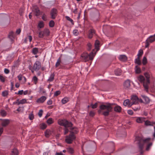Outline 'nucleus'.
Wrapping results in <instances>:
<instances>
[{
  "mask_svg": "<svg viewBox=\"0 0 155 155\" xmlns=\"http://www.w3.org/2000/svg\"><path fill=\"white\" fill-rule=\"evenodd\" d=\"M124 87L125 89L129 88L130 86V81L127 79L125 81L124 84Z\"/></svg>",
  "mask_w": 155,
  "mask_h": 155,
  "instance_id": "12",
  "label": "nucleus"
},
{
  "mask_svg": "<svg viewBox=\"0 0 155 155\" xmlns=\"http://www.w3.org/2000/svg\"><path fill=\"white\" fill-rule=\"evenodd\" d=\"M145 124L146 126H153V124H151V122L148 120L145 121Z\"/></svg>",
  "mask_w": 155,
  "mask_h": 155,
  "instance_id": "45",
  "label": "nucleus"
},
{
  "mask_svg": "<svg viewBox=\"0 0 155 155\" xmlns=\"http://www.w3.org/2000/svg\"><path fill=\"white\" fill-rule=\"evenodd\" d=\"M44 36V35L43 31H41L39 33L38 36L40 38H42Z\"/></svg>",
  "mask_w": 155,
  "mask_h": 155,
  "instance_id": "51",
  "label": "nucleus"
},
{
  "mask_svg": "<svg viewBox=\"0 0 155 155\" xmlns=\"http://www.w3.org/2000/svg\"><path fill=\"white\" fill-rule=\"evenodd\" d=\"M14 33L13 31H11L9 32V35H8V37L10 39H12L14 38Z\"/></svg>",
  "mask_w": 155,
  "mask_h": 155,
  "instance_id": "43",
  "label": "nucleus"
},
{
  "mask_svg": "<svg viewBox=\"0 0 155 155\" xmlns=\"http://www.w3.org/2000/svg\"><path fill=\"white\" fill-rule=\"evenodd\" d=\"M66 149L67 152L71 154H73L74 153V150L72 148L68 147Z\"/></svg>",
  "mask_w": 155,
  "mask_h": 155,
  "instance_id": "25",
  "label": "nucleus"
},
{
  "mask_svg": "<svg viewBox=\"0 0 155 155\" xmlns=\"http://www.w3.org/2000/svg\"><path fill=\"white\" fill-rule=\"evenodd\" d=\"M23 93V90H20L18 91V93L15 92V94H17L22 95Z\"/></svg>",
  "mask_w": 155,
  "mask_h": 155,
  "instance_id": "61",
  "label": "nucleus"
},
{
  "mask_svg": "<svg viewBox=\"0 0 155 155\" xmlns=\"http://www.w3.org/2000/svg\"><path fill=\"white\" fill-rule=\"evenodd\" d=\"M89 32L93 35L95 34V31L93 29H91L89 30Z\"/></svg>",
  "mask_w": 155,
  "mask_h": 155,
  "instance_id": "62",
  "label": "nucleus"
},
{
  "mask_svg": "<svg viewBox=\"0 0 155 155\" xmlns=\"http://www.w3.org/2000/svg\"><path fill=\"white\" fill-rule=\"evenodd\" d=\"M131 101L133 102L132 104H137L138 102L139 101V99L137 96L134 95L131 97Z\"/></svg>",
  "mask_w": 155,
  "mask_h": 155,
  "instance_id": "9",
  "label": "nucleus"
},
{
  "mask_svg": "<svg viewBox=\"0 0 155 155\" xmlns=\"http://www.w3.org/2000/svg\"><path fill=\"white\" fill-rule=\"evenodd\" d=\"M100 14L98 12L94 13L91 17V20L94 22L98 21L99 20Z\"/></svg>",
  "mask_w": 155,
  "mask_h": 155,
  "instance_id": "6",
  "label": "nucleus"
},
{
  "mask_svg": "<svg viewBox=\"0 0 155 155\" xmlns=\"http://www.w3.org/2000/svg\"><path fill=\"white\" fill-rule=\"evenodd\" d=\"M48 125H50L54 123V120L51 118H49L46 121Z\"/></svg>",
  "mask_w": 155,
  "mask_h": 155,
  "instance_id": "31",
  "label": "nucleus"
},
{
  "mask_svg": "<svg viewBox=\"0 0 155 155\" xmlns=\"http://www.w3.org/2000/svg\"><path fill=\"white\" fill-rule=\"evenodd\" d=\"M98 105V104L97 103H95L94 104H91V106H92V108L93 109H95L97 107Z\"/></svg>",
  "mask_w": 155,
  "mask_h": 155,
  "instance_id": "56",
  "label": "nucleus"
},
{
  "mask_svg": "<svg viewBox=\"0 0 155 155\" xmlns=\"http://www.w3.org/2000/svg\"><path fill=\"white\" fill-rule=\"evenodd\" d=\"M51 134V131L48 129L46 130L45 132V136L46 137H49Z\"/></svg>",
  "mask_w": 155,
  "mask_h": 155,
  "instance_id": "18",
  "label": "nucleus"
},
{
  "mask_svg": "<svg viewBox=\"0 0 155 155\" xmlns=\"http://www.w3.org/2000/svg\"><path fill=\"white\" fill-rule=\"evenodd\" d=\"M38 79L36 76H34L33 78V80L34 81L35 84H36L38 81Z\"/></svg>",
  "mask_w": 155,
  "mask_h": 155,
  "instance_id": "63",
  "label": "nucleus"
},
{
  "mask_svg": "<svg viewBox=\"0 0 155 155\" xmlns=\"http://www.w3.org/2000/svg\"><path fill=\"white\" fill-rule=\"evenodd\" d=\"M148 84L147 83V81H146V82H144L143 83V87L145 88V90L147 91L148 92V84Z\"/></svg>",
  "mask_w": 155,
  "mask_h": 155,
  "instance_id": "21",
  "label": "nucleus"
},
{
  "mask_svg": "<svg viewBox=\"0 0 155 155\" xmlns=\"http://www.w3.org/2000/svg\"><path fill=\"white\" fill-rule=\"evenodd\" d=\"M41 67V63L38 61H36L34 63L32 68L35 70V71H38Z\"/></svg>",
  "mask_w": 155,
  "mask_h": 155,
  "instance_id": "7",
  "label": "nucleus"
},
{
  "mask_svg": "<svg viewBox=\"0 0 155 155\" xmlns=\"http://www.w3.org/2000/svg\"><path fill=\"white\" fill-rule=\"evenodd\" d=\"M58 11L57 9L55 8H52L50 12V15L52 19H54L58 15Z\"/></svg>",
  "mask_w": 155,
  "mask_h": 155,
  "instance_id": "8",
  "label": "nucleus"
},
{
  "mask_svg": "<svg viewBox=\"0 0 155 155\" xmlns=\"http://www.w3.org/2000/svg\"><path fill=\"white\" fill-rule=\"evenodd\" d=\"M147 62V59L146 57L145 56L143 57L142 61V63L143 65H146Z\"/></svg>",
  "mask_w": 155,
  "mask_h": 155,
  "instance_id": "40",
  "label": "nucleus"
},
{
  "mask_svg": "<svg viewBox=\"0 0 155 155\" xmlns=\"http://www.w3.org/2000/svg\"><path fill=\"white\" fill-rule=\"evenodd\" d=\"M47 127V125L45 123H42L40 124V128L41 130H43L45 129Z\"/></svg>",
  "mask_w": 155,
  "mask_h": 155,
  "instance_id": "24",
  "label": "nucleus"
},
{
  "mask_svg": "<svg viewBox=\"0 0 155 155\" xmlns=\"http://www.w3.org/2000/svg\"><path fill=\"white\" fill-rule=\"evenodd\" d=\"M100 45V42L98 40H96L95 44V49L96 50V52L97 51L100 49L99 45Z\"/></svg>",
  "mask_w": 155,
  "mask_h": 155,
  "instance_id": "13",
  "label": "nucleus"
},
{
  "mask_svg": "<svg viewBox=\"0 0 155 155\" xmlns=\"http://www.w3.org/2000/svg\"><path fill=\"white\" fill-rule=\"evenodd\" d=\"M54 21L53 20H51L49 23V26L51 28H52L54 27Z\"/></svg>",
  "mask_w": 155,
  "mask_h": 155,
  "instance_id": "41",
  "label": "nucleus"
},
{
  "mask_svg": "<svg viewBox=\"0 0 155 155\" xmlns=\"http://www.w3.org/2000/svg\"><path fill=\"white\" fill-rule=\"evenodd\" d=\"M134 106H132V108L135 111H137L139 109V106L138 104H134Z\"/></svg>",
  "mask_w": 155,
  "mask_h": 155,
  "instance_id": "34",
  "label": "nucleus"
},
{
  "mask_svg": "<svg viewBox=\"0 0 155 155\" xmlns=\"http://www.w3.org/2000/svg\"><path fill=\"white\" fill-rule=\"evenodd\" d=\"M143 51L142 50H140L139 51L138 53V54L137 55L138 57H139L140 56H141L143 54Z\"/></svg>",
  "mask_w": 155,
  "mask_h": 155,
  "instance_id": "58",
  "label": "nucleus"
},
{
  "mask_svg": "<svg viewBox=\"0 0 155 155\" xmlns=\"http://www.w3.org/2000/svg\"><path fill=\"white\" fill-rule=\"evenodd\" d=\"M46 98H47L45 96H42L37 100L36 102L38 103H43L46 100Z\"/></svg>",
  "mask_w": 155,
  "mask_h": 155,
  "instance_id": "11",
  "label": "nucleus"
},
{
  "mask_svg": "<svg viewBox=\"0 0 155 155\" xmlns=\"http://www.w3.org/2000/svg\"><path fill=\"white\" fill-rule=\"evenodd\" d=\"M135 63L138 65H140L141 64V62L140 60V58L139 57H137V58L135 59Z\"/></svg>",
  "mask_w": 155,
  "mask_h": 155,
  "instance_id": "27",
  "label": "nucleus"
},
{
  "mask_svg": "<svg viewBox=\"0 0 155 155\" xmlns=\"http://www.w3.org/2000/svg\"><path fill=\"white\" fill-rule=\"evenodd\" d=\"M65 142L68 144H71L73 140L70 139L69 137L67 136V138L65 139Z\"/></svg>",
  "mask_w": 155,
  "mask_h": 155,
  "instance_id": "32",
  "label": "nucleus"
},
{
  "mask_svg": "<svg viewBox=\"0 0 155 155\" xmlns=\"http://www.w3.org/2000/svg\"><path fill=\"white\" fill-rule=\"evenodd\" d=\"M128 114L130 115H132L133 114V111L131 110H129L127 111Z\"/></svg>",
  "mask_w": 155,
  "mask_h": 155,
  "instance_id": "64",
  "label": "nucleus"
},
{
  "mask_svg": "<svg viewBox=\"0 0 155 155\" xmlns=\"http://www.w3.org/2000/svg\"><path fill=\"white\" fill-rule=\"evenodd\" d=\"M150 139L151 138H147L144 139L143 136L141 135L137 136L136 137L135 141L138 144L140 154L142 155L143 153V149L144 144L148 143Z\"/></svg>",
  "mask_w": 155,
  "mask_h": 155,
  "instance_id": "1",
  "label": "nucleus"
},
{
  "mask_svg": "<svg viewBox=\"0 0 155 155\" xmlns=\"http://www.w3.org/2000/svg\"><path fill=\"white\" fill-rule=\"evenodd\" d=\"M69 132L70 133H72L74 134H77L78 131V130L77 128L76 127V128H75V129L73 130V131H70Z\"/></svg>",
  "mask_w": 155,
  "mask_h": 155,
  "instance_id": "50",
  "label": "nucleus"
},
{
  "mask_svg": "<svg viewBox=\"0 0 155 155\" xmlns=\"http://www.w3.org/2000/svg\"><path fill=\"white\" fill-rule=\"evenodd\" d=\"M138 80L141 83H143L145 81V78L142 75H140L137 78Z\"/></svg>",
  "mask_w": 155,
  "mask_h": 155,
  "instance_id": "16",
  "label": "nucleus"
},
{
  "mask_svg": "<svg viewBox=\"0 0 155 155\" xmlns=\"http://www.w3.org/2000/svg\"><path fill=\"white\" fill-rule=\"evenodd\" d=\"M69 101L68 98L67 97H64L61 100L63 104H64L67 103Z\"/></svg>",
  "mask_w": 155,
  "mask_h": 155,
  "instance_id": "37",
  "label": "nucleus"
},
{
  "mask_svg": "<svg viewBox=\"0 0 155 155\" xmlns=\"http://www.w3.org/2000/svg\"><path fill=\"white\" fill-rule=\"evenodd\" d=\"M95 114L94 112L93 111H90L89 113V115L90 116L93 117Z\"/></svg>",
  "mask_w": 155,
  "mask_h": 155,
  "instance_id": "60",
  "label": "nucleus"
},
{
  "mask_svg": "<svg viewBox=\"0 0 155 155\" xmlns=\"http://www.w3.org/2000/svg\"><path fill=\"white\" fill-rule=\"evenodd\" d=\"M42 18L43 20L44 21H46L47 20V18L46 17V16L45 14H44L42 16Z\"/></svg>",
  "mask_w": 155,
  "mask_h": 155,
  "instance_id": "59",
  "label": "nucleus"
},
{
  "mask_svg": "<svg viewBox=\"0 0 155 155\" xmlns=\"http://www.w3.org/2000/svg\"><path fill=\"white\" fill-rule=\"evenodd\" d=\"M44 26V22L43 21H40L38 23V27L40 28H42Z\"/></svg>",
  "mask_w": 155,
  "mask_h": 155,
  "instance_id": "28",
  "label": "nucleus"
},
{
  "mask_svg": "<svg viewBox=\"0 0 155 155\" xmlns=\"http://www.w3.org/2000/svg\"><path fill=\"white\" fill-rule=\"evenodd\" d=\"M61 62L60 58H59L57 62L56 63L55 66L56 68H57L58 66L60 65V63Z\"/></svg>",
  "mask_w": 155,
  "mask_h": 155,
  "instance_id": "44",
  "label": "nucleus"
},
{
  "mask_svg": "<svg viewBox=\"0 0 155 155\" xmlns=\"http://www.w3.org/2000/svg\"><path fill=\"white\" fill-rule=\"evenodd\" d=\"M152 143H150L147 145L146 148V150L148 151L149 150L150 147L152 145Z\"/></svg>",
  "mask_w": 155,
  "mask_h": 155,
  "instance_id": "54",
  "label": "nucleus"
},
{
  "mask_svg": "<svg viewBox=\"0 0 155 155\" xmlns=\"http://www.w3.org/2000/svg\"><path fill=\"white\" fill-rule=\"evenodd\" d=\"M39 92L41 93L44 94L46 93V91L43 88L40 87L39 88Z\"/></svg>",
  "mask_w": 155,
  "mask_h": 155,
  "instance_id": "42",
  "label": "nucleus"
},
{
  "mask_svg": "<svg viewBox=\"0 0 155 155\" xmlns=\"http://www.w3.org/2000/svg\"><path fill=\"white\" fill-rule=\"evenodd\" d=\"M18 150L16 148H14L12 151L11 155H18Z\"/></svg>",
  "mask_w": 155,
  "mask_h": 155,
  "instance_id": "22",
  "label": "nucleus"
},
{
  "mask_svg": "<svg viewBox=\"0 0 155 155\" xmlns=\"http://www.w3.org/2000/svg\"><path fill=\"white\" fill-rule=\"evenodd\" d=\"M0 113L2 117H5L6 115V112L5 110H2L0 112Z\"/></svg>",
  "mask_w": 155,
  "mask_h": 155,
  "instance_id": "46",
  "label": "nucleus"
},
{
  "mask_svg": "<svg viewBox=\"0 0 155 155\" xmlns=\"http://www.w3.org/2000/svg\"><path fill=\"white\" fill-rule=\"evenodd\" d=\"M87 50L89 51H90L92 48V45L91 44L90 42L88 43L87 44Z\"/></svg>",
  "mask_w": 155,
  "mask_h": 155,
  "instance_id": "39",
  "label": "nucleus"
},
{
  "mask_svg": "<svg viewBox=\"0 0 155 155\" xmlns=\"http://www.w3.org/2000/svg\"><path fill=\"white\" fill-rule=\"evenodd\" d=\"M8 94V91H5L2 93V95L3 97H5Z\"/></svg>",
  "mask_w": 155,
  "mask_h": 155,
  "instance_id": "47",
  "label": "nucleus"
},
{
  "mask_svg": "<svg viewBox=\"0 0 155 155\" xmlns=\"http://www.w3.org/2000/svg\"><path fill=\"white\" fill-rule=\"evenodd\" d=\"M54 74L53 73L51 74L50 77L48 80V81L50 82L52 81L54 79Z\"/></svg>",
  "mask_w": 155,
  "mask_h": 155,
  "instance_id": "20",
  "label": "nucleus"
},
{
  "mask_svg": "<svg viewBox=\"0 0 155 155\" xmlns=\"http://www.w3.org/2000/svg\"><path fill=\"white\" fill-rule=\"evenodd\" d=\"M33 12L34 15L36 16H38L40 15V10L38 8L34 9Z\"/></svg>",
  "mask_w": 155,
  "mask_h": 155,
  "instance_id": "15",
  "label": "nucleus"
},
{
  "mask_svg": "<svg viewBox=\"0 0 155 155\" xmlns=\"http://www.w3.org/2000/svg\"><path fill=\"white\" fill-rule=\"evenodd\" d=\"M122 110L121 107L119 106H117L114 108V110L118 113H120L121 112Z\"/></svg>",
  "mask_w": 155,
  "mask_h": 155,
  "instance_id": "17",
  "label": "nucleus"
},
{
  "mask_svg": "<svg viewBox=\"0 0 155 155\" xmlns=\"http://www.w3.org/2000/svg\"><path fill=\"white\" fill-rule=\"evenodd\" d=\"M136 121L138 123H142L144 121V120L143 118L139 117L136 119Z\"/></svg>",
  "mask_w": 155,
  "mask_h": 155,
  "instance_id": "33",
  "label": "nucleus"
},
{
  "mask_svg": "<svg viewBox=\"0 0 155 155\" xmlns=\"http://www.w3.org/2000/svg\"><path fill=\"white\" fill-rule=\"evenodd\" d=\"M114 104H115L107 102L105 103V104L101 105L100 107V109L106 110V111L103 112L102 114L105 116H107L109 115V112L112 111L113 107L112 106Z\"/></svg>",
  "mask_w": 155,
  "mask_h": 155,
  "instance_id": "2",
  "label": "nucleus"
},
{
  "mask_svg": "<svg viewBox=\"0 0 155 155\" xmlns=\"http://www.w3.org/2000/svg\"><path fill=\"white\" fill-rule=\"evenodd\" d=\"M81 58L85 62L89 60L92 61L93 59L92 53L88 54L87 53H83L81 54Z\"/></svg>",
  "mask_w": 155,
  "mask_h": 155,
  "instance_id": "4",
  "label": "nucleus"
},
{
  "mask_svg": "<svg viewBox=\"0 0 155 155\" xmlns=\"http://www.w3.org/2000/svg\"><path fill=\"white\" fill-rule=\"evenodd\" d=\"M60 68L63 69H68L70 68L71 67L69 66L68 67L66 66H62L60 65Z\"/></svg>",
  "mask_w": 155,
  "mask_h": 155,
  "instance_id": "49",
  "label": "nucleus"
},
{
  "mask_svg": "<svg viewBox=\"0 0 155 155\" xmlns=\"http://www.w3.org/2000/svg\"><path fill=\"white\" fill-rule=\"evenodd\" d=\"M43 112V111L41 109L39 110V112H38V114L40 117H41L42 116Z\"/></svg>",
  "mask_w": 155,
  "mask_h": 155,
  "instance_id": "57",
  "label": "nucleus"
},
{
  "mask_svg": "<svg viewBox=\"0 0 155 155\" xmlns=\"http://www.w3.org/2000/svg\"><path fill=\"white\" fill-rule=\"evenodd\" d=\"M65 18L66 19V20L68 21H70L71 22V24L72 25H74V22L73 20L72 19H71V18L69 17L66 16H65Z\"/></svg>",
  "mask_w": 155,
  "mask_h": 155,
  "instance_id": "35",
  "label": "nucleus"
},
{
  "mask_svg": "<svg viewBox=\"0 0 155 155\" xmlns=\"http://www.w3.org/2000/svg\"><path fill=\"white\" fill-rule=\"evenodd\" d=\"M121 70L120 68H118L115 70V74L116 75H120L121 74Z\"/></svg>",
  "mask_w": 155,
  "mask_h": 155,
  "instance_id": "29",
  "label": "nucleus"
},
{
  "mask_svg": "<svg viewBox=\"0 0 155 155\" xmlns=\"http://www.w3.org/2000/svg\"><path fill=\"white\" fill-rule=\"evenodd\" d=\"M26 100L25 99H22L18 103V104L19 105L20 104H23L26 103Z\"/></svg>",
  "mask_w": 155,
  "mask_h": 155,
  "instance_id": "38",
  "label": "nucleus"
},
{
  "mask_svg": "<svg viewBox=\"0 0 155 155\" xmlns=\"http://www.w3.org/2000/svg\"><path fill=\"white\" fill-rule=\"evenodd\" d=\"M127 57L125 55H120L119 57V60L123 61H126L127 60Z\"/></svg>",
  "mask_w": 155,
  "mask_h": 155,
  "instance_id": "14",
  "label": "nucleus"
},
{
  "mask_svg": "<svg viewBox=\"0 0 155 155\" xmlns=\"http://www.w3.org/2000/svg\"><path fill=\"white\" fill-rule=\"evenodd\" d=\"M68 137L73 140H75L76 138V137L75 136V135L74 134L72 133H70V134L68 135Z\"/></svg>",
  "mask_w": 155,
  "mask_h": 155,
  "instance_id": "36",
  "label": "nucleus"
},
{
  "mask_svg": "<svg viewBox=\"0 0 155 155\" xmlns=\"http://www.w3.org/2000/svg\"><path fill=\"white\" fill-rule=\"evenodd\" d=\"M135 72L136 74H140L141 71L140 68L137 66L136 65L135 68Z\"/></svg>",
  "mask_w": 155,
  "mask_h": 155,
  "instance_id": "23",
  "label": "nucleus"
},
{
  "mask_svg": "<svg viewBox=\"0 0 155 155\" xmlns=\"http://www.w3.org/2000/svg\"><path fill=\"white\" fill-rule=\"evenodd\" d=\"M155 41V34L153 35L150 36L145 41V47L148 48L150 43H152Z\"/></svg>",
  "mask_w": 155,
  "mask_h": 155,
  "instance_id": "5",
  "label": "nucleus"
},
{
  "mask_svg": "<svg viewBox=\"0 0 155 155\" xmlns=\"http://www.w3.org/2000/svg\"><path fill=\"white\" fill-rule=\"evenodd\" d=\"M61 93V92L60 91H56L54 93V96H57L59 95Z\"/></svg>",
  "mask_w": 155,
  "mask_h": 155,
  "instance_id": "55",
  "label": "nucleus"
},
{
  "mask_svg": "<svg viewBox=\"0 0 155 155\" xmlns=\"http://www.w3.org/2000/svg\"><path fill=\"white\" fill-rule=\"evenodd\" d=\"M10 123V120L8 119H4L2 120L1 123L2 126L3 127H6Z\"/></svg>",
  "mask_w": 155,
  "mask_h": 155,
  "instance_id": "10",
  "label": "nucleus"
},
{
  "mask_svg": "<svg viewBox=\"0 0 155 155\" xmlns=\"http://www.w3.org/2000/svg\"><path fill=\"white\" fill-rule=\"evenodd\" d=\"M43 31V32L44 35H46L47 36H48L49 35L50 31L48 29H45Z\"/></svg>",
  "mask_w": 155,
  "mask_h": 155,
  "instance_id": "26",
  "label": "nucleus"
},
{
  "mask_svg": "<svg viewBox=\"0 0 155 155\" xmlns=\"http://www.w3.org/2000/svg\"><path fill=\"white\" fill-rule=\"evenodd\" d=\"M144 75L147 78L146 81H147V83L148 84H150V75L147 72H145L144 74Z\"/></svg>",
  "mask_w": 155,
  "mask_h": 155,
  "instance_id": "19",
  "label": "nucleus"
},
{
  "mask_svg": "<svg viewBox=\"0 0 155 155\" xmlns=\"http://www.w3.org/2000/svg\"><path fill=\"white\" fill-rule=\"evenodd\" d=\"M130 102V101L129 100L127 99L125 100L123 103V104L125 106H126L128 105L129 103Z\"/></svg>",
  "mask_w": 155,
  "mask_h": 155,
  "instance_id": "48",
  "label": "nucleus"
},
{
  "mask_svg": "<svg viewBox=\"0 0 155 155\" xmlns=\"http://www.w3.org/2000/svg\"><path fill=\"white\" fill-rule=\"evenodd\" d=\"M38 52V48H34L32 49V52L34 55L36 54Z\"/></svg>",
  "mask_w": 155,
  "mask_h": 155,
  "instance_id": "30",
  "label": "nucleus"
},
{
  "mask_svg": "<svg viewBox=\"0 0 155 155\" xmlns=\"http://www.w3.org/2000/svg\"><path fill=\"white\" fill-rule=\"evenodd\" d=\"M0 80L2 82H4L5 81V78L3 76L0 75Z\"/></svg>",
  "mask_w": 155,
  "mask_h": 155,
  "instance_id": "53",
  "label": "nucleus"
},
{
  "mask_svg": "<svg viewBox=\"0 0 155 155\" xmlns=\"http://www.w3.org/2000/svg\"><path fill=\"white\" fill-rule=\"evenodd\" d=\"M28 117L30 120H33L34 118V115L32 113L30 114L29 115Z\"/></svg>",
  "mask_w": 155,
  "mask_h": 155,
  "instance_id": "52",
  "label": "nucleus"
},
{
  "mask_svg": "<svg viewBox=\"0 0 155 155\" xmlns=\"http://www.w3.org/2000/svg\"><path fill=\"white\" fill-rule=\"evenodd\" d=\"M58 123L60 125L64 126L65 127L64 129V134L65 135L67 134L69 132V130L67 127H71L73 125V124L71 122H69L65 119L58 120Z\"/></svg>",
  "mask_w": 155,
  "mask_h": 155,
  "instance_id": "3",
  "label": "nucleus"
}]
</instances>
